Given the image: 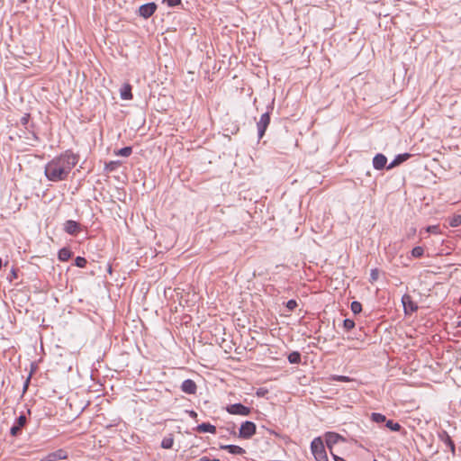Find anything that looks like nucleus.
Instances as JSON below:
<instances>
[{"instance_id": "obj_1", "label": "nucleus", "mask_w": 461, "mask_h": 461, "mask_svg": "<svg viewBox=\"0 0 461 461\" xmlns=\"http://www.w3.org/2000/svg\"><path fill=\"white\" fill-rule=\"evenodd\" d=\"M78 163V156L71 150L53 158L45 166L44 174L48 180L59 182L68 178L71 170Z\"/></svg>"}, {"instance_id": "obj_2", "label": "nucleus", "mask_w": 461, "mask_h": 461, "mask_svg": "<svg viewBox=\"0 0 461 461\" xmlns=\"http://www.w3.org/2000/svg\"><path fill=\"white\" fill-rule=\"evenodd\" d=\"M339 441H345V438L336 432H326L322 437H316L311 442V450L316 461H330L327 456L325 446L329 448L331 456L333 447Z\"/></svg>"}, {"instance_id": "obj_3", "label": "nucleus", "mask_w": 461, "mask_h": 461, "mask_svg": "<svg viewBox=\"0 0 461 461\" xmlns=\"http://www.w3.org/2000/svg\"><path fill=\"white\" fill-rule=\"evenodd\" d=\"M30 118L31 115L29 113H24L23 116L21 118L20 122L23 126H24L28 132L31 133V137H25L27 140L26 143L31 146H35V143L40 142V138L34 131V124L32 123L29 125Z\"/></svg>"}, {"instance_id": "obj_4", "label": "nucleus", "mask_w": 461, "mask_h": 461, "mask_svg": "<svg viewBox=\"0 0 461 461\" xmlns=\"http://www.w3.org/2000/svg\"><path fill=\"white\" fill-rule=\"evenodd\" d=\"M257 430V426L254 422L246 420L241 423L240 428L239 429V438L243 439L251 438Z\"/></svg>"}, {"instance_id": "obj_5", "label": "nucleus", "mask_w": 461, "mask_h": 461, "mask_svg": "<svg viewBox=\"0 0 461 461\" xmlns=\"http://www.w3.org/2000/svg\"><path fill=\"white\" fill-rule=\"evenodd\" d=\"M402 303L403 306V312L406 315H411L419 309L418 304L413 302L411 296L408 294L402 295Z\"/></svg>"}, {"instance_id": "obj_6", "label": "nucleus", "mask_w": 461, "mask_h": 461, "mask_svg": "<svg viewBox=\"0 0 461 461\" xmlns=\"http://www.w3.org/2000/svg\"><path fill=\"white\" fill-rule=\"evenodd\" d=\"M227 412L232 415L249 416L251 413V408L241 403L230 404L226 407Z\"/></svg>"}, {"instance_id": "obj_7", "label": "nucleus", "mask_w": 461, "mask_h": 461, "mask_svg": "<svg viewBox=\"0 0 461 461\" xmlns=\"http://www.w3.org/2000/svg\"><path fill=\"white\" fill-rule=\"evenodd\" d=\"M63 230L71 236H77L83 230V228L79 222L73 220H68L63 224Z\"/></svg>"}, {"instance_id": "obj_8", "label": "nucleus", "mask_w": 461, "mask_h": 461, "mask_svg": "<svg viewBox=\"0 0 461 461\" xmlns=\"http://www.w3.org/2000/svg\"><path fill=\"white\" fill-rule=\"evenodd\" d=\"M270 123V112L264 113L257 122L258 138L261 139Z\"/></svg>"}, {"instance_id": "obj_9", "label": "nucleus", "mask_w": 461, "mask_h": 461, "mask_svg": "<svg viewBox=\"0 0 461 461\" xmlns=\"http://www.w3.org/2000/svg\"><path fill=\"white\" fill-rule=\"evenodd\" d=\"M27 423V418L24 413H22L14 421V425L10 429V434L13 437H17L21 434L23 428Z\"/></svg>"}, {"instance_id": "obj_10", "label": "nucleus", "mask_w": 461, "mask_h": 461, "mask_svg": "<svg viewBox=\"0 0 461 461\" xmlns=\"http://www.w3.org/2000/svg\"><path fill=\"white\" fill-rule=\"evenodd\" d=\"M157 10V5L154 2L142 5L139 8V15L148 19L153 15Z\"/></svg>"}, {"instance_id": "obj_11", "label": "nucleus", "mask_w": 461, "mask_h": 461, "mask_svg": "<svg viewBox=\"0 0 461 461\" xmlns=\"http://www.w3.org/2000/svg\"><path fill=\"white\" fill-rule=\"evenodd\" d=\"M438 437L440 441H442L447 447H449L453 456L456 455V446L451 437L446 430H441L438 433Z\"/></svg>"}, {"instance_id": "obj_12", "label": "nucleus", "mask_w": 461, "mask_h": 461, "mask_svg": "<svg viewBox=\"0 0 461 461\" xmlns=\"http://www.w3.org/2000/svg\"><path fill=\"white\" fill-rule=\"evenodd\" d=\"M67 458H68L67 451L63 448H59L54 452L48 454L43 460L44 461H56V460H63V459H67Z\"/></svg>"}, {"instance_id": "obj_13", "label": "nucleus", "mask_w": 461, "mask_h": 461, "mask_svg": "<svg viewBox=\"0 0 461 461\" xmlns=\"http://www.w3.org/2000/svg\"><path fill=\"white\" fill-rule=\"evenodd\" d=\"M181 390L182 392L187 394H195L197 386L194 381H193L192 379H186L182 383Z\"/></svg>"}, {"instance_id": "obj_14", "label": "nucleus", "mask_w": 461, "mask_h": 461, "mask_svg": "<svg viewBox=\"0 0 461 461\" xmlns=\"http://www.w3.org/2000/svg\"><path fill=\"white\" fill-rule=\"evenodd\" d=\"M387 158L382 154H376L373 158V167L376 170H382L386 167Z\"/></svg>"}, {"instance_id": "obj_15", "label": "nucleus", "mask_w": 461, "mask_h": 461, "mask_svg": "<svg viewBox=\"0 0 461 461\" xmlns=\"http://www.w3.org/2000/svg\"><path fill=\"white\" fill-rule=\"evenodd\" d=\"M411 157V154L409 153H403V154H399L397 155L394 159L386 167V168L388 170L395 167H398L399 165H401L402 163H403L404 161H406L409 158Z\"/></svg>"}, {"instance_id": "obj_16", "label": "nucleus", "mask_w": 461, "mask_h": 461, "mask_svg": "<svg viewBox=\"0 0 461 461\" xmlns=\"http://www.w3.org/2000/svg\"><path fill=\"white\" fill-rule=\"evenodd\" d=\"M195 430L199 433H207L208 432V433L215 434L216 427L211 423L203 422L202 424H199L195 428Z\"/></svg>"}, {"instance_id": "obj_17", "label": "nucleus", "mask_w": 461, "mask_h": 461, "mask_svg": "<svg viewBox=\"0 0 461 461\" xmlns=\"http://www.w3.org/2000/svg\"><path fill=\"white\" fill-rule=\"evenodd\" d=\"M220 448L227 450L232 455H243L245 453V449L237 445H221Z\"/></svg>"}, {"instance_id": "obj_18", "label": "nucleus", "mask_w": 461, "mask_h": 461, "mask_svg": "<svg viewBox=\"0 0 461 461\" xmlns=\"http://www.w3.org/2000/svg\"><path fill=\"white\" fill-rule=\"evenodd\" d=\"M121 98L123 100H131L132 99V93H131V86L129 84L123 85V86L121 88Z\"/></svg>"}, {"instance_id": "obj_19", "label": "nucleus", "mask_w": 461, "mask_h": 461, "mask_svg": "<svg viewBox=\"0 0 461 461\" xmlns=\"http://www.w3.org/2000/svg\"><path fill=\"white\" fill-rule=\"evenodd\" d=\"M72 256V252L68 248H62L59 250L58 258L59 260L65 262L68 261Z\"/></svg>"}, {"instance_id": "obj_20", "label": "nucleus", "mask_w": 461, "mask_h": 461, "mask_svg": "<svg viewBox=\"0 0 461 461\" xmlns=\"http://www.w3.org/2000/svg\"><path fill=\"white\" fill-rule=\"evenodd\" d=\"M174 444V437L172 434H170L167 437H165L161 441V447L165 449H170L172 448Z\"/></svg>"}, {"instance_id": "obj_21", "label": "nucleus", "mask_w": 461, "mask_h": 461, "mask_svg": "<svg viewBox=\"0 0 461 461\" xmlns=\"http://www.w3.org/2000/svg\"><path fill=\"white\" fill-rule=\"evenodd\" d=\"M385 426L392 431H399L402 429V426L393 420H386Z\"/></svg>"}, {"instance_id": "obj_22", "label": "nucleus", "mask_w": 461, "mask_h": 461, "mask_svg": "<svg viewBox=\"0 0 461 461\" xmlns=\"http://www.w3.org/2000/svg\"><path fill=\"white\" fill-rule=\"evenodd\" d=\"M288 361L291 364H299L301 362V354L297 351H294L288 355Z\"/></svg>"}, {"instance_id": "obj_23", "label": "nucleus", "mask_w": 461, "mask_h": 461, "mask_svg": "<svg viewBox=\"0 0 461 461\" xmlns=\"http://www.w3.org/2000/svg\"><path fill=\"white\" fill-rule=\"evenodd\" d=\"M371 420H372V421H374L375 423H383V422H385L387 419L382 413L373 412L371 414Z\"/></svg>"}, {"instance_id": "obj_24", "label": "nucleus", "mask_w": 461, "mask_h": 461, "mask_svg": "<svg viewBox=\"0 0 461 461\" xmlns=\"http://www.w3.org/2000/svg\"><path fill=\"white\" fill-rule=\"evenodd\" d=\"M448 224L451 227L460 226L461 225V215L456 214V215L452 216L451 218H449Z\"/></svg>"}, {"instance_id": "obj_25", "label": "nucleus", "mask_w": 461, "mask_h": 461, "mask_svg": "<svg viewBox=\"0 0 461 461\" xmlns=\"http://www.w3.org/2000/svg\"><path fill=\"white\" fill-rule=\"evenodd\" d=\"M132 153V148L128 146L115 151L117 156L129 157Z\"/></svg>"}, {"instance_id": "obj_26", "label": "nucleus", "mask_w": 461, "mask_h": 461, "mask_svg": "<svg viewBox=\"0 0 461 461\" xmlns=\"http://www.w3.org/2000/svg\"><path fill=\"white\" fill-rule=\"evenodd\" d=\"M350 309L354 314H358L362 312V304L357 301H354L351 303Z\"/></svg>"}, {"instance_id": "obj_27", "label": "nucleus", "mask_w": 461, "mask_h": 461, "mask_svg": "<svg viewBox=\"0 0 461 461\" xmlns=\"http://www.w3.org/2000/svg\"><path fill=\"white\" fill-rule=\"evenodd\" d=\"M423 254H424V249L422 247H420V246L414 247L411 250V256L413 258H420L423 256Z\"/></svg>"}, {"instance_id": "obj_28", "label": "nucleus", "mask_w": 461, "mask_h": 461, "mask_svg": "<svg viewBox=\"0 0 461 461\" xmlns=\"http://www.w3.org/2000/svg\"><path fill=\"white\" fill-rule=\"evenodd\" d=\"M355 327V321L353 320H350V319H345L343 321V328L348 331L350 330H352L353 328Z\"/></svg>"}, {"instance_id": "obj_29", "label": "nucleus", "mask_w": 461, "mask_h": 461, "mask_svg": "<svg viewBox=\"0 0 461 461\" xmlns=\"http://www.w3.org/2000/svg\"><path fill=\"white\" fill-rule=\"evenodd\" d=\"M330 380L332 381H339V382H350L351 381V378L348 377V376H346V375H331Z\"/></svg>"}, {"instance_id": "obj_30", "label": "nucleus", "mask_w": 461, "mask_h": 461, "mask_svg": "<svg viewBox=\"0 0 461 461\" xmlns=\"http://www.w3.org/2000/svg\"><path fill=\"white\" fill-rule=\"evenodd\" d=\"M86 259L83 257H77L75 259V265L78 267H85L86 266Z\"/></svg>"}, {"instance_id": "obj_31", "label": "nucleus", "mask_w": 461, "mask_h": 461, "mask_svg": "<svg viewBox=\"0 0 461 461\" xmlns=\"http://www.w3.org/2000/svg\"><path fill=\"white\" fill-rule=\"evenodd\" d=\"M379 277V270L377 268L371 269L370 272V282H375Z\"/></svg>"}, {"instance_id": "obj_32", "label": "nucleus", "mask_w": 461, "mask_h": 461, "mask_svg": "<svg viewBox=\"0 0 461 461\" xmlns=\"http://www.w3.org/2000/svg\"><path fill=\"white\" fill-rule=\"evenodd\" d=\"M119 161H110L105 165V168L109 171H113L116 169V167L119 166Z\"/></svg>"}, {"instance_id": "obj_33", "label": "nucleus", "mask_w": 461, "mask_h": 461, "mask_svg": "<svg viewBox=\"0 0 461 461\" xmlns=\"http://www.w3.org/2000/svg\"><path fill=\"white\" fill-rule=\"evenodd\" d=\"M297 305V302L294 299H291L286 303V307L289 311H294Z\"/></svg>"}, {"instance_id": "obj_34", "label": "nucleus", "mask_w": 461, "mask_h": 461, "mask_svg": "<svg viewBox=\"0 0 461 461\" xmlns=\"http://www.w3.org/2000/svg\"><path fill=\"white\" fill-rule=\"evenodd\" d=\"M427 232L438 234L439 233V227L438 225H431L427 228Z\"/></svg>"}, {"instance_id": "obj_35", "label": "nucleus", "mask_w": 461, "mask_h": 461, "mask_svg": "<svg viewBox=\"0 0 461 461\" xmlns=\"http://www.w3.org/2000/svg\"><path fill=\"white\" fill-rule=\"evenodd\" d=\"M164 3H167V5L170 7H174L180 5L181 0H164Z\"/></svg>"}, {"instance_id": "obj_36", "label": "nucleus", "mask_w": 461, "mask_h": 461, "mask_svg": "<svg viewBox=\"0 0 461 461\" xmlns=\"http://www.w3.org/2000/svg\"><path fill=\"white\" fill-rule=\"evenodd\" d=\"M267 393V390L264 389V388H259L258 391H257V395L261 397V396H264L266 393Z\"/></svg>"}, {"instance_id": "obj_37", "label": "nucleus", "mask_w": 461, "mask_h": 461, "mask_svg": "<svg viewBox=\"0 0 461 461\" xmlns=\"http://www.w3.org/2000/svg\"><path fill=\"white\" fill-rule=\"evenodd\" d=\"M186 413L192 418V419H196L197 418V413L196 411H193V410H189V411H186Z\"/></svg>"}, {"instance_id": "obj_38", "label": "nucleus", "mask_w": 461, "mask_h": 461, "mask_svg": "<svg viewBox=\"0 0 461 461\" xmlns=\"http://www.w3.org/2000/svg\"><path fill=\"white\" fill-rule=\"evenodd\" d=\"M199 461H221L220 459H210L208 456H202Z\"/></svg>"}, {"instance_id": "obj_39", "label": "nucleus", "mask_w": 461, "mask_h": 461, "mask_svg": "<svg viewBox=\"0 0 461 461\" xmlns=\"http://www.w3.org/2000/svg\"><path fill=\"white\" fill-rule=\"evenodd\" d=\"M332 457H333L334 461H346L344 458H342V457H340V456H337L335 454L332 455Z\"/></svg>"}, {"instance_id": "obj_40", "label": "nucleus", "mask_w": 461, "mask_h": 461, "mask_svg": "<svg viewBox=\"0 0 461 461\" xmlns=\"http://www.w3.org/2000/svg\"><path fill=\"white\" fill-rule=\"evenodd\" d=\"M29 381H30V376L28 377V379H27V381H26V383H25V384H24V386H23V390H24V391H25V390L27 389V387H28Z\"/></svg>"}, {"instance_id": "obj_41", "label": "nucleus", "mask_w": 461, "mask_h": 461, "mask_svg": "<svg viewBox=\"0 0 461 461\" xmlns=\"http://www.w3.org/2000/svg\"><path fill=\"white\" fill-rule=\"evenodd\" d=\"M460 303H461V297H460Z\"/></svg>"}, {"instance_id": "obj_42", "label": "nucleus", "mask_w": 461, "mask_h": 461, "mask_svg": "<svg viewBox=\"0 0 461 461\" xmlns=\"http://www.w3.org/2000/svg\"><path fill=\"white\" fill-rule=\"evenodd\" d=\"M375 461H376V460H375Z\"/></svg>"}]
</instances>
